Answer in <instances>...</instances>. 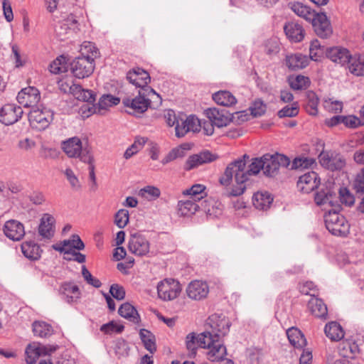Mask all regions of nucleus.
<instances>
[{
	"label": "nucleus",
	"instance_id": "c9c22d12",
	"mask_svg": "<svg viewBox=\"0 0 364 364\" xmlns=\"http://www.w3.org/2000/svg\"><path fill=\"white\" fill-rule=\"evenodd\" d=\"M213 100L218 105L231 107L237 103L236 97L229 91L220 90L213 94Z\"/></svg>",
	"mask_w": 364,
	"mask_h": 364
},
{
	"label": "nucleus",
	"instance_id": "680f3d73",
	"mask_svg": "<svg viewBox=\"0 0 364 364\" xmlns=\"http://www.w3.org/2000/svg\"><path fill=\"white\" fill-rule=\"evenodd\" d=\"M251 118H252V116L247 110L236 112L233 114H230V122H233L237 124L247 122Z\"/></svg>",
	"mask_w": 364,
	"mask_h": 364
},
{
	"label": "nucleus",
	"instance_id": "7c9ffc66",
	"mask_svg": "<svg viewBox=\"0 0 364 364\" xmlns=\"http://www.w3.org/2000/svg\"><path fill=\"white\" fill-rule=\"evenodd\" d=\"M69 92L79 100L89 103H93L95 101V93L92 90L83 89L80 85L73 84L69 87Z\"/></svg>",
	"mask_w": 364,
	"mask_h": 364
},
{
	"label": "nucleus",
	"instance_id": "4be33fe9",
	"mask_svg": "<svg viewBox=\"0 0 364 364\" xmlns=\"http://www.w3.org/2000/svg\"><path fill=\"white\" fill-rule=\"evenodd\" d=\"M4 233L13 241H19L25 235L24 225L16 220H9L4 225Z\"/></svg>",
	"mask_w": 364,
	"mask_h": 364
},
{
	"label": "nucleus",
	"instance_id": "603ef678",
	"mask_svg": "<svg viewBox=\"0 0 364 364\" xmlns=\"http://www.w3.org/2000/svg\"><path fill=\"white\" fill-rule=\"evenodd\" d=\"M315 163L312 158L299 157L295 158L292 163H290L291 169L308 168Z\"/></svg>",
	"mask_w": 364,
	"mask_h": 364
},
{
	"label": "nucleus",
	"instance_id": "f704fd0d",
	"mask_svg": "<svg viewBox=\"0 0 364 364\" xmlns=\"http://www.w3.org/2000/svg\"><path fill=\"white\" fill-rule=\"evenodd\" d=\"M347 65L350 73L353 75L355 76L364 75V55H351Z\"/></svg>",
	"mask_w": 364,
	"mask_h": 364
},
{
	"label": "nucleus",
	"instance_id": "a211bd4d",
	"mask_svg": "<svg viewBox=\"0 0 364 364\" xmlns=\"http://www.w3.org/2000/svg\"><path fill=\"white\" fill-rule=\"evenodd\" d=\"M127 79L131 84L135 85L136 87H139L140 90L151 87L148 85L151 80L150 75L148 72L141 68L137 67L129 70L127 74Z\"/></svg>",
	"mask_w": 364,
	"mask_h": 364
},
{
	"label": "nucleus",
	"instance_id": "f257e3e1",
	"mask_svg": "<svg viewBox=\"0 0 364 364\" xmlns=\"http://www.w3.org/2000/svg\"><path fill=\"white\" fill-rule=\"evenodd\" d=\"M249 159L247 154L228 164L225 170L224 174L220 178V183L223 186H228L231 183L233 176L236 183H244L250 176L257 174L260 170L263 171V159H254L246 170L245 159Z\"/></svg>",
	"mask_w": 364,
	"mask_h": 364
},
{
	"label": "nucleus",
	"instance_id": "5fc2aeb1",
	"mask_svg": "<svg viewBox=\"0 0 364 364\" xmlns=\"http://www.w3.org/2000/svg\"><path fill=\"white\" fill-rule=\"evenodd\" d=\"M139 195L149 200H152L160 196L161 191L155 186H147L140 190Z\"/></svg>",
	"mask_w": 364,
	"mask_h": 364
},
{
	"label": "nucleus",
	"instance_id": "9d476101",
	"mask_svg": "<svg viewBox=\"0 0 364 364\" xmlns=\"http://www.w3.org/2000/svg\"><path fill=\"white\" fill-rule=\"evenodd\" d=\"M159 297L164 301H171L177 298L181 291L180 283L173 279H166L157 285Z\"/></svg>",
	"mask_w": 364,
	"mask_h": 364
},
{
	"label": "nucleus",
	"instance_id": "37998d69",
	"mask_svg": "<svg viewBox=\"0 0 364 364\" xmlns=\"http://www.w3.org/2000/svg\"><path fill=\"white\" fill-rule=\"evenodd\" d=\"M358 350V346L355 342L347 340L343 341L338 346V352L342 356L341 358H353Z\"/></svg>",
	"mask_w": 364,
	"mask_h": 364
},
{
	"label": "nucleus",
	"instance_id": "f3484780",
	"mask_svg": "<svg viewBox=\"0 0 364 364\" xmlns=\"http://www.w3.org/2000/svg\"><path fill=\"white\" fill-rule=\"evenodd\" d=\"M218 156L209 151H201L190 156L183 166L184 170L191 171L198 166L215 161Z\"/></svg>",
	"mask_w": 364,
	"mask_h": 364
},
{
	"label": "nucleus",
	"instance_id": "423d86ee",
	"mask_svg": "<svg viewBox=\"0 0 364 364\" xmlns=\"http://www.w3.org/2000/svg\"><path fill=\"white\" fill-rule=\"evenodd\" d=\"M263 159V173L265 176L274 177L279 173L280 167H288L290 165V159L285 155L280 154H267L262 156Z\"/></svg>",
	"mask_w": 364,
	"mask_h": 364
},
{
	"label": "nucleus",
	"instance_id": "7ed1b4c3",
	"mask_svg": "<svg viewBox=\"0 0 364 364\" xmlns=\"http://www.w3.org/2000/svg\"><path fill=\"white\" fill-rule=\"evenodd\" d=\"M157 99L161 101V97L151 87L144 88L138 90V95L134 97H124L122 98V104L129 109L127 112L137 116L145 112L151 105L152 100Z\"/></svg>",
	"mask_w": 364,
	"mask_h": 364
},
{
	"label": "nucleus",
	"instance_id": "412c9836",
	"mask_svg": "<svg viewBox=\"0 0 364 364\" xmlns=\"http://www.w3.org/2000/svg\"><path fill=\"white\" fill-rule=\"evenodd\" d=\"M60 294L62 299L69 304L77 303L81 292L79 287L73 282H64L59 289Z\"/></svg>",
	"mask_w": 364,
	"mask_h": 364
},
{
	"label": "nucleus",
	"instance_id": "9b49d317",
	"mask_svg": "<svg viewBox=\"0 0 364 364\" xmlns=\"http://www.w3.org/2000/svg\"><path fill=\"white\" fill-rule=\"evenodd\" d=\"M208 324L210 327L209 333L213 336H218V338L225 336L230 330L231 323L229 319L223 314H213L208 318ZM208 331V330H207Z\"/></svg>",
	"mask_w": 364,
	"mask_h": 364
},
{
	"label": "nucleus",
	"instance_id": "79ce46f5",
	"mask_svg": "<svg viewBox=\"0 0 364 364\" xmlns=\"http://www.w3.org/2000/svg\"><path fill=\"white\" fill-rule=\"evenodd\" d=\"M183 195L189 196L190 198L197 200L198 203H205L201 201L206 196L205 186L202 184H194L190 188L183 191Z\"/></svg>",
	"mask_w": 364,
	"mask_h": 364
},
{
	"label": "nucleus",
	"instance_id": "2eb2a0df",
	"mask_svg": "<svg viewBox=\"0 0 364 364\" xmlns=\"http://www.w3.org/2000/svg\"><path fill=\"white\" fill-rule=\"evenodd\" d=\"M18 102L24 107H37L41 100L39 90L34 87H28L22 89L16 97Z\"/></svg>",
	"mask_w": 364,
	"mask_h": 364
},
{
	"label": "nucleus",
	"instance_id": "c03bdc74",
	"mask_svg": "<svg viewBox=\"0 0 364 364\" xmlns=\"http://www.w3.org/2000/svg\"><path fill=\"white\" fill-rule=\"evenodd\" d=\"M139 336L144 348L151 353H154L156 350L154 335L151 331L142 328L139 331Z\"/></svg>",
	"mask_w": 364,
	"mask_h": 364
},
{
	"label": "nucleus",
	"instance_id": "e433bc0d",
	"mask_svg": "<svg viewBox=\"0 0 364 364\" xmlns=\"http://www.w3.org/2000/svg\"><path fill=\"white\" fill-rule=\"evenodd\" d=\"M272 201L273 198L268 192H257L252 197L253 205L259 210H267Z\"/></svg>",
	"mask_w": 364,
	"mask_h": 364
},
{
	"label": "nucleus",
	"instance_id": "bf43d9fd",
	"mask_svg": "<svg viewBox=\"0 0 364 364\" xmlns=\"http://www.w3.org/2000/svg\"><path fill=\"white\" fill-rule=\"evenodd\" d=\"M129 222V211L125 209H120L115 214L114 223L119 228H124Z\"/></svg>",
	"mask_w": 364,
	"mask_h": 364
},
{
	"label": "nucleus",
	"instance_id": "4468645a",
	"mask_svg": "<svg viewBox=\"0 0 364 364\" xmlns=\"http://www.w3.org/2000/svg\"><path fill=\"white\" fill-rule=\"evenodd\" d=\"M55 232V219L49 214L42 215L38 227V235L41 240H51Z\"/></svg>",
	"mask_w": 364,
	"mask_h": 364
},
{
	"label": "nucleus",
	"instance_id": "c85d7f7f",
	"mask_svg": "<svg viewBox=\"0 0 364 364\" xmlns=\"http://www.w3.org/2000/svg\"><path fill=\"white\" fill-rule=\"evenodd\" d=\"M326 56L333 62L345 65L348 64L351 55L346 48L334 47L327 50Z\"/></svg>",
	"mask_w": 364,
	"mask_h": 364
},
{
	"label": "nucleus",
	"instance_id": "1a4fd4ad",
	"mask_svg": "<svg viewBox=\"0 0 364 364\" xmlns=\"http://www.w3.org/2000/svg\"><path fill=\"white\" fill-rule=\"evenodd\" d=\"M53 118L51 111L47 109L33 108L29 113L28 119L31 127L38 130L46 129Z\"/></svg>",
	"mask_w": 364,
	"mask_h": 364
},
{
	"label": "nucleus",
	"instance_id": "f03ea898",
	"mask_svg": "<svg viewBox=\"0 0 364 364\" xmlns=\"http://www.w3.org/2000/svg\"><path fill=\"white\" fill-rule=\"evenodd\" d=\"M99 55L98 49L90 42H85L80 48V55L70 63V70L75 77H88L94 71L95 59Z\"/></svg>",
	"mask_w": 364,
	"mask_h": 364
},
{
	"label": "nucleus",
	"instance_id": "49530a36",
	"mask_svg": "<svg viewBox=\"0 0 364 364\" xmlns=\"http://www.w3.org/2000/svg\"><path fill=\"white\" fill-rule=\"evenodd\" d=\"M291 9L296 15L309 22H311L316 15V13L312 11L309 7L299 2L294 3L291 6Z\"/></svg>",
	"mask_w": 364,
	"mask_h": 364
},
{
	"label": "nucleus",
	"instance_id": "5701e85b",
	"mask_svg": "<svg viewBox=\"0 0 364 364\" xmlns=\"http://www.w3.org/2000/svg\"><path fill=\"white\" fill-rule=\"evenodd\" d=\"M204 112L207 118L218 127H226L230 122V114L225 109L213 107L205 109Z\"/></svg>",
	"mask_w": 364,
	"mask_h": 364
},
{
	"label": "nucleus",
	"instance_id": "de8ad7c7",
	"mask_svg": "<svg viewBox=\"0 0 364 364\" xmlns=\"http://www.w3.org/2000/svg\"><path fill=\"white\" fill-rule=\"evenodd\" d=\"M68 68L66 58L61 55L50 64L49 70L51 73L58 75L67 72Z\"/></svg>",
	"mask_w": 364,
	"mask_h": 364
},
{
	"label": "nucleus",
	"instance_id": "774afa93",
	"mask_svg": "<svg viewBox=\"0 0 364 364\" xmlns=\"http://www.w3.org/2000/svg\"><path fill=\"white\" fill-rule=\"evenodd\" d=\"M64 173L71 187L75 190H78L80 188V184L73 171L71 168H68L65 169Z\"/></svg>",
	"mask_w": 364,
	"mask_h": 364
},
{
	"label": "nucleus",
	"instance_id": "aec40b11",
	"mask_svg": "<svg viewBox=\"0 0 364 364\" xmlns=\"http://www.w3.org/2000/svg\"><path fill=\"white\" fill-rule=\"evenodd\" d=\"M311 22L314 31L319 37L326 38L331 35L332 28L325 14H316Z\"/></svg>",
	"mask_w": 364,
	"mask_h": 364
},
{
	"label": "nucleus",
	"instance_id": "6e6d98bb",
	"mask_svg": "<svg viewBox=\"0 0 364 364\" xmlns=\"http://www.w3.org/2000/svg\"><path fill=\"white\" fill-rule=\"evenodd\" d=\"M299 108L297 102H293L291 107L285 106L278 112V117H294L299 114Z\"/></svg>",
	"mask_w": 364,
	"mask_h": 364
},
{
	"label": "nucleus",
	"instance_id": "69168bd1",
	"mask_svg": "<svg viewBox=\"0 0 364 364\" xmlns=\"http://www.w3.org/2000/svg\"><path fill=\"white\" fill-rule=\"evenodd\" d=\"M183 155V151L181 148H175L173 149L171 151L168 152L167 155L165 156L161 160V163L165 165L168 164L169 162L176 159L177 158L182 157Z\"/></svg>",
	"mask_w": 364,
	"mask_h": 364
},
{
	"label": "nucleus",
	"instance_id": "6ab92c4d",
	"mask_svg": "<svg viewBox=\"0 0 364 364\" xmlns=\"http://www.w3.org/2000/svg\"><path fill=\"white\" fill-rule=\"evenodd\" d=\"M320 183V178L318 174L314 171L304 173L299 178L297 181V188L303 193H309L316 188Z\"/></svg>",
	"mask_w": 364,
	"mask_h": 364
},
{
	"label": "nucleus",
	"instance_id": "0e129e2a",
	"mask_svg": "<svg viewBox=\"0 0 364 364\" xmlns=\"http://www.w3.org/2000/svg\"><path fill=\"white\" fill-rule=\"evenodd\" d=\"M82 275L87 284L96 288L101 287V282L98 279L93 277L85 266L82 267Z\"/></svg>",
	"mask_w": 364,
	"mask_h": 364
},
{
	"label": "nucleus",
	"instance_id": "39448f33",
	"mask_svg": "<svg viewBox=\"0 0 364 364\" xmlns=\"http://www.w3.org/2000/svg\"><path fill=\"white\" fill-rule=\"evenodd\" d=\"M61 148L70 158H78L82 162H90L91 160V152L87 148H82V141L78 137L63 141Z\"/></svg>",
	"mask_w": 364,
	"mask_h": 364
},
{
	"label": "nucleus",
	"instance_id": "cd10ccee",
	"mask_svg": "<svg viewBox=\"0 0 364 364\" xmlns=\"http://www.w3.org/2000/svg\"><path fill=\"white\" fill-rule=\"evenodd\" d=\"M284 33L291 42H300L304 38V30L303 27L295 21H289L284 26Z\"/></svg>",
	"mask_w": 364,
	"mask_h": 364
},
{
	"label": "nucleus",
	"instance_id": "58836bf2",
	"mask_svg": "<svg viewBox=\"0 0 364 364\" xmlns=\"http://www.w3.org/2000/svg\"><path fill=\"white\" fill-rule=\"evenodd\" d=\"M324 331L326 336L331 341H338L344 337V331L342 326L336 321L327 323Z\"/></svg>",
	"mask_w": 364,
	"mask_h": 364
},
{
	"label": "nucleus",
	"instance_id": "c756f323",
	"mask_svg": "<svg viewBox=\"0 0 364 364\" xmlns=\"http://www.w3.org/2000/svg\"><path fill=\"white\" fill-rule=\"evenodd\" d=\"M309 63V58L301 53L287 55L286 65L291 70H299L306 68Z\"/></svg>",
	"mask_w": 364,
	"mask_h": 364
},
{
	"label": "nucleus",
	"instance_id": "052dcab7",
	"mask_svg": "<svg viewBox=\"0 0 364 364\" xmlns=\"http://www.w3.org/2000/svg\"><path fill=\"white\" fill-rule=\"evenodd\" d=\"M252 117H258L263 115L266 111V105L261 100H256L250 107Z\"/></svg>",
	"mask_w": 364,
	"mask_h": 364
},
{
	"label": "nucleus",
	"instance_id": "0eeeda50",
	"mask_svg": "<svg viewBox=\"0 0 364 364\" xmlns=\"http://www.w3.org/2000/svg\"><path fill=\"white\" fill-rule=\"evenodd\" d=\"M325 224L327 230L336 236H346L349 232V224L344 216L337 212L329 211L325 215Z\"/></svg>",
	"mask_w": 364,
	"mask_h": 364
},
{
	"label": "nucleus",
	"instance_id": "2f4dec72",
	"mask_svg": "<svg viewBox=\"0 0 364 364\" xmlns=\"http://www.w3.org/2000/svg\"><path fill=\"white\" fill-rule=\"evenodd\" d=\"M23 255L31 260H38L41 256L42 250L41 247L33 241H26L21 244Z\"/></svg>",
	"mask_w": 364,
	"mask_h": 364
},
{
	"label": "nucleus",
	"instance_id": "864d4df0",
	"mask_svg": "<svg viewBox=\"0 0 364 364\" xmlns=\"http://www.w3.org/2000/svg\"><path fill=\"white\" fill-rule=\"evenodd\" d=\"M188 127L182 129L181 134L188 133V132H198L201 129V122L194 115H190L187 117Z\"/></svg>",
	"mask_w": 364,
	"mask_h": 364
},
{
	"label": "nucleus",
	"instance_id": "e2e57ef3",
	"mask_svg": "<svg viewBox=\"0 0 364 364\" xmlns=\"http://www.w3.org/2000/svg\"><path fill=\"white\" fill-rule=\"evenodd\" d=\"M198 336H196L194 333H191L187 335L186 339V344L187 349L192 353L196 354V350L199 346V343L198 342Z\"/></svg>",
	"mask_w": 364,
	"mask_h": 364
},
{
	"label": "nucleus",
	"instance_id": "8fccbe9b",
	"mask_svg": "<svg viewBox=\"0 0 364 364\" xmlns=\"http://www.w3.org/2000/svg\"><path fill=\"white\" fill-rule=\"evenodd\" d=\"M323 48L321 46L319 41L318 40L312 41L309 47L310 59L314 61H318L323 56Z\"/></svg>",
	"mask_w": 364,
	"mask_h": 364
},
{
	"label": "nucleus",
	"instance_id": "a18cd8bd",
	"mask_svg": "<svg viewBox=\"0 0 364 364\" xmlns=\"http://www.w3.org/2000/svg\"><path fill=\"white\" fill-rule=\"evenodd\" d=\"M306 100L305 104V109L311 115H316L318 114V105L319 99L316 94L313 91H308L306 94Z\"/></svg>",
	"mask_w": 364,
	"mask_h": 364
},
{
	"label": "nucleus",
	"instance_id": "13d9d810",
	"mask_svg": "<svg viewBox=\"0 0 364 364\" xmlns=\"http://www.w3.org/2000/svg\"><path fill=\"white\" fill-rule=\"evenodd\" d=\"M362 119H359L353 115L343 116L342 124L349 128H355L359 125H364V115L360 112Z\"/></svg>",
	"mask_w": 364,
	"mask_h": 364
},
{
	"label": "nucleus",
	"instance_id": "4c0bfd02",
	"mask_svg": "<svg viewBox=\"0 0 364 364\" xmlns=\"http://www.w3.org/2000/svg\"><path fill=\"white\" fill-rule=\"evenodd\" d=\"M289 343L296 348H302L306 345V341L297 328L291 327L287 331Z\"/></svg>",
	"mask_w": 364,
	"mask_h": 364
},
{
	"label": "nucleus",
	"instance_id": "72a5a7b5",
	"mask_svg": "<svg viewBox=\"0 0 364 364\" xmlns=\"http://www.w3.org/2000/svg\"><path fill=\"white\" fill-rule=\"evenodd\" d=\"M119 314L127 320L138 324L141 321L140 316L136 309L129 303H124L118 310Z\"/></svg>",
	"mask_w": 364,
	"mask_h": 364
},
{
	"label": "nucleus",
	"instance_id": "ddd939ff",
	"mask_svg": "<svg viewBox=\"0 0 364 364\" xmlns=\"http://www.w3.org/2000/svg\"><path fill=\"white\" fill-rule=\"evenodd\" d=\"M78 26L79 23L77 17L73 14H70L66 18L58 21L55 25V36L59 40L64 41L69 34L79 30Z\"/></svg>",
	"mask_w": 364,
	"mask_h": 364
},
{
	"label": "nucleus",
	"instance_id": "09e8293b",
	"mask_svg": "<svg viewBox=\"0 0 364 364\" xmlns=\"http://www.w3.org/2000/svg\"><path fill=\"white\" fill-rule=\"evenodd\" d=\"M311 81L308 77L299 75L289 80L291 88L295 90H305L310 85Z\"/></svg>",
	"mask_w": 364,
	"mask_h": 364
},
{
	"label": "nucleus",
	"instance_id": "4d7b16f0",
	"mask_svg": "<svg viewBox=\"0 0 364 364\" xmlns=\"http://www.w3.org/2000/svg\"><path fill=\"white\" fill-rule=\"evenodd\" d=\"M124 330V326L118 324L114 321H110L103 324L100 327V331L105 334L119 333Z\"/></svg>",
	"mask_w": 364,
	"mask_h": 364
},
{
	"label": "nucleus",
	"instance_id": "dca6fc26",
	"mask_svg": "<svg viewBox=\"0 0 364 364\" xmlns=\"http://www.w3.org/2000/svg\"><path fill=\"white\" fill-rule=\"evenodd\" d=\"M23 112L21 107L14 104H7L0 109V122L5 125H11L18 122Z\"/></svg>",
	"mask_w": 364,
	"mask_h": 364
},
{
	"label": "nucleus",
	"instance_id": "ea45409f",
	"mask_svg": "<svg viewBox=\"0 0 364 364\" xmlns=\"http://www.w3.org/2000/svg\"><path fill=\"white\" fill-rule=\"evenodd\" d=\"M308 306L311 314L316 317L326 318L328 314L327 306L321 299L312 298L309 300Z\"/></svg>",
	"mask_w": 364,
	"mask_h": 364
},
{
	"label": "nucleus",
	"instance_id": "20e7f679",
	"mask_svg": "<svg viewBox=\"0 0 364 364\" xmlns=\"http://www.w3.org/2000/svg\"><path fill=\"white\" fill-rule=\"evenodd\" d=\"M198 342L200 348H207V358L211 362L223 360L227 354L225 346L221 343L218 336H213L205 331L198 334Z\"/></svg>",
	"mask_w": 364,
	"mask_h": 364
},
{
	"label": "nucleus",
	"instance_id": "338daca9",
	"mask_svg": "<svg viewBox=\"0 0 364 364\" xmlns=\"http://www.w3.org/2000/svg\"><path fill=\"white\" fill-rule=\"evenodd\" d=\"M325 109L331 112H339L343 109V103L340 101H333L331 99L325 100L323 102Z\"/></svg>",
	"mask_w": 364,
	"mask_h": 364
},
{
	"label": "nucleus",
	"instance_id": "bb28decb",
	"mask_svg": "<svg viewBox=\"0 0 364 364\" xmlns=\"http://www.w3.org/2000/svg\"><path fill=\"white\" fill-rule=\"evenodd\" d=\"M200 208L204 209V211H210V210H206V208L204 206L203 203H198L197 200H194L191 198H189L186 200H180L178 203V214L181 216H191L196 213Z\"/></svg>",
	"mask_w": 364,
	"mask_h": 364
},
{
	"label": "nucleus",
	"instance_id": "6e6552de",
	"mask_svg": "<svg viewBox=\"0 0 364 364\" xmlns=\"http://www.w3.org/2000/svg\"><path fill=\"white\" fill-rule=\"evenodd\" d=\"M319 163L323 168L331 171H341L346 164L345 158L336 151H323L318 155Z\"/></svg>",
	"mask_w": 364,
	"mask_h": 364
},
{
	"label": "nucleus",
	"instance_id": "b1692460",
	"mask_svg": "<svg viewBox=\"0 0 364 364\" xmlns=\"http://www.w3.org/2000/svg\"><path fill=\"white\" fill-rule=\"evenodd\" d=\"M51 351L52 349H48L38 343H30L25 350L26 362L27 364H35L40 356L48 355Z\"/></svg>",
	"mask_w": 364,
	"mask_h": 364
},
{
	"label": "nucleus",
	"instance_id": "a878e982",
	"mask_svg": "<svg viewBox=\"0 0 364 364\" xmlns=\"http://www.w3.org/2000/svg\"><path fill=\"white\" fill-rule=\"evenodd\" d=\"M120 100L118 97H113L111 95H105L100 97L97 105H92L87 108L89 114L87 117L93 113L102 114V110H107L108 107L117 105Z\"/></svg>",
	"mask_w": 364,
	"mask_h": 364
},
{
	"label": "nucleus",
	"instance_id": "3c124183",
	"mask_svg": "<svg viewBox=\"0 0 364 364\" xmlns=\"http://www.w3.org/2000/svg\"><path fill=\"white\" fill-rule=\"evenodd\" d=\"M354 188L357 193H364V168L357 175L354 182ZM359 209L364 213V197L362 198Z\"/></svg>",
	"mask_w": 364,
	"mask_h": 364
},
{
	"label": "nucleus",
	"instance_id": "393cba45",
	"mask_svg": "<svg viewBox=\"0 0 364 364\" xmlns=\"http://www.w3.org/2000/svg\"><path fill=\"white\" fill-rule=\"evenodd\" d=\"M209 292V287L206 282L202 281L191 282L186 289L188 296L193 300H201L205 298Z\"/></svg>",
	"mask_w": 364,
	"mask_h": 364
},
{
	"label": "nucleus",
	"instance_id": "a19ab883",
	"mask_svg": "<svg viewBox=\"0 0 364 364\" xmlns=\"http://www.w3.org/2000/svg\"><path fill=\"white\" fill-rule=\"evenodd\" d=\"M32 326L33 332L36 336L48 338L52 336L54 333L53 326L45 321H34Z\"/></svg>",
	"mask_w": 364,
	"mask_h": 364
},
{
	"label": "nucleus",
	"instance_id": "f8f14e48",
	"mask_svg": "<svg viewBox=\"0 0 364 364\" xmlns=\"http://www.w3.org/2000/svg\"><path fill=\"white\" fill-rule=\"evenodd\" d=\"M128 249L136 256H146L149 252L150 243L141 233H133L131 234L129 239Z\"/></svg>",
	"mask_w": 364,
	"mask_h": 364
},
{
	"label": "nucleus",
	"instance_id": "473e14b6",
	"mask_svg": "<svg viewBox=\"0 0 364 364\" xmlns=\"http://www.w3.org/2000/svg\"><path fill=\"white\" fill-rule=\"evenodd\" d=\"M336 198V193L329 188H320L315 194L314 200L318 205H333V200Z\"/></svg>",
	"mask_w": 364,
	"mask_h": 364
}]
</instances>
